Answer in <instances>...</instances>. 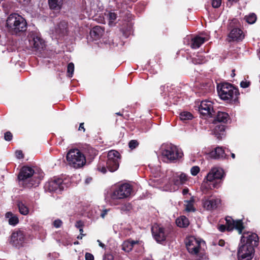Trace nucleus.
<instances>
[{"mask_svg": "<svg viewBox=\"0 0 260 260\" xmlns=\"http://www.w3.org/2000/svg\"><path fill=\"white\" fill-rule=\"evenodd\" d=\"M258 242V236L253 233H244L238 251L239 260H250L254 254V247Z\"/></svg>", "mask_w": 260, "mask_h": 260, "instance_id": "1", "label": "nucleus"}, {"mask_svg": "<svg viewBox=\"0 0 260 260\" xmlns=\"http://www.w3.org/2000/svg\"><path fill=\"white\" fill-rule=\"evenodd\" d=\"M19 184L24 187L30 188L39 185L41 176L29 167H23L18 175Z\"/></svg>", "mask_w": 260, "mask_h": 260, "instance_id": "2", "label": "nucleus"}, {"mask_svg": "<svg viewBox=\"0 0 260 260\" xmlns=\"http://www.w3.org/2000/svg\"><path fill=\"white\" fill-rule=\"evenodd\" d=\"M159 153L163 161L167 162H175L183 155L182 150L172 144H162L159 150Z\"/></svg>", "mask_w": 260, "mask_h": 260, "instance_id": "3", "label": "nucleus"}, {"mask_svg": "<svg viewBox=\"0 0 260 260\" xmlns=\"http://www.w3.org/2000/svg\"><path fill=\"white\" fill-rule=\"evenodd\" d=\"M7 26L9 31L13 35L26 30L27 23L21 16L16 13L11 14L7 20Z\"/></svg>", "mask_w": 260, "mask_h": 260, "instance_id": "4", "label": "nucleus"}, {"mask_svg": "<svg viewBox=\"0 0 260 260\" xmlns=\"http://www.w3.org/2000/svg\"><path fill=\"white\" fill-rule=\"evenodd\" d=\"M223 170L219 168H214L211 170L206 176V181L202 185V188L210 189L217 188L220 185L221 181L223 177Z\"/></svg>", "mask_w": 260, "mask_h": 260, "instance_id": "5", "label": "nucleus"}, {"mask_svg": "<svg viewBox=\"0 0 260 260\" xmlns=\"http://www.w3.org/2000/svg\"><path fill=\"white\" fill-rule=\"evenodd\" d=\"M133 192L132 186L127 183L119 185L113 191L106 197V200L111 205L116 204L115 201L129 197Z\"/></svg>", "mask_w": 260, "mask_h": 260, "instance_id": "6", "label": "nucleus"}, {"mask_svg": "<svg viewBox=\"0 0 260 260\" xmlns=\"http://www.w3.org/2000/svg\"><path fill=\"white\" fill-rule=\"evenodd\" d=\"M66 158L68 164L76 169L83 167L86 162L84 154L77 149L70 150L67 153Z\"/></svg>", "mask_w": 260, "mask_h": 260, "instance_id": "7", "label": "nucleus"}, {"mask_svg": "<svg viewBox=\"0 0 260 260\" xmlns=\"http://www.w3.org/2000/svg\"><path fill=\"white\" fill-rule=\"evenodd\" d=\"M217 91L220 98L223 100H232L236 98L238 94V90L227 83L218 85Z\"/></svg>", "mask_w": 260, "mask_h": 260, "instance_id": "8", "label": "nucleus"}, {"mask_svg": "<svg viewBox=\"0 0 260 260\" xmlns=\"http://www.w3.org/2000/svg\"><path fill=\"white\" fill-rule=\"evenodd\" d=\"M186 247L189 253L192 255H198L200 253L201 246L204 241L194 236H189L185 240Z\"/></svg>", "mask_w": 260, "mask_h": 260, "instance_id": "9", "label": "nucleus"}, {"mask_svg": "<svg viewBox=\"0 0 260 260\" xmlns=\"http://www.w3.org/2000/svg\"><path fill=\"white\" fill-rule=\"evenodd\" d=\"M50 35L52 39L59 40L63 39L68 35V23L61 21L50 29Z\"/></svg>", "mask_w": 260, "mask_h": 260, "instance_id": "10", "label": "nucleus"}, {"mask_svg": "<svg viewBox=\"0 0 260 260\" xmlns=\"http://www.w3.org/2000/svg\"><path fill=\"white\" fill-rule=\"evenodd\" d=\"M120 159L121 155L117 151L111 150L108 152L107 168L109 171L113 172L118 169Z\"/></svg>", "mask_w": 260, "mask_h": 260, "instance_id": "11", "label": "nucleus"}, {"mask_svg": "<svg viewBox=\"0 0 260 260\" xmlns=\"http://www.w3.org/2000/svg\"><path fill=\"white\" fill-rule=\"evenodd\" d=\"M151 232L154 239L158 243H162L166 240L169 234L167 230L160 225L154 224L151 228Z\"/></svg>", "mask_w": 260, "mask_h": 260, "instance_id": "12", "label": "nucleus"}, {"mask_svg": "<svg viewBox=\"0 0 260 260\" xmlns=\"http://www.w3.org/2000/svg\"><path fill=\"white\" fill-rule=\"evenodd\" d=\"M45 188L49 191L60 192L64 189V184L61 178H55L49 181L45 185Z\"/></svg>", "mask_w": 260, "mask_h": 260, "instance_id": "13", "label": "nucleus"}, {"mask_svg": "<svg viewBox=\"0 0 260 260\" xmlns=\"http://www.w3.org/2000/svg\"><path fill=\"white\" fill-rule=\"evenodd\" d=\"M25 241V233L21 230H17L12 233L10 242L13 246L20 247L22 246Z\"/></svg>", "mask_w": 260, "mask_h": 260, "instance_id": "14", "label": "nucleus"}, {"mask_svg": "<svg viewBox=\"0 0 260 260\" xmlns=\"http://www.w3.org/2000/svg\"><path fill=\"white\" fill-rule=\"evenodd\" d=\"M29 45L36 50L41 51L45 47L44 41L38 34H31L29 38Z\"/></svg>", "mask_w": 260, "mask_h": 260, "instance_id": "15", "label": "nucleus"}, {"mask_svg": "<svg viewBox=\"0 0 260 260\" xmlns=\"http://www.w3.org/2000/svg\"><path fill=\"white\" fill-rule=\"evenodd\" d=\"M220 203V199L214 197L204 198L202 200L203 206L207 210L211 211L216 209Z\"/></svg>", "mask_w": 260, "mask_h": 260, "instance_id": "16", "label": "nucleus"}, {"mask_svg": "<svg viewBox=\"0 0 260 260\" xmlns=\"http://www.w3.org/2000/svg\"><path fill=\"white\" fill-rule=\"evenodd\" d=\"M199 111L203 116H212L214 113L212 102L208 100L202 101L199 106Z\"/></svg>", "mask_w": 260, "mask_h": 260, "instance_id": "17", "label": "nucleus"}, {"mask_svg": "<svg viewBox=\"0 0 260 260\" xmlns=\"http://www.w3.org/2000/svg\"><path fill=\"white\" fill-rule=\"evenodd\" d=\"M225 220L227 224L226 229L228 231H230L235 229L238 230L240 234L242 233L244 226L241 220H234L231 217H226Z\"/></svg>", "mask_w": 260, "mask_h": 260, "instance_id": "18", "label": "nucleus"}, {"mask_svg": "<svg viewBox=\"0 0 260 260\" xmlns=\"http://www.w3.org/2000/svg\"><path fill=\"white\" fill-rule=\"evenodd\" d=\"M188 180V176L183 172L174 173L173 174L171 181L176 186L185 184Z\"/></svg>", "mask_w": 260, "mask_h": 260, "instance_id": "19", "label": "nucleus"}, {"mask_svg": "<svg viewBox=\"0 0 260 260\" xmlns=\"http://www.w3.org/2000/svg\"><path fill=\"white\" fill-rule=\"evenodd\" d=\"M209 157L214 159L225 158L226 154L221 147H217L209 153Z\"/></svg>", "mask_w": 260, "mask_h": 260, "instance_id": "20", "label": "nucleus"}, {"mask_svg": "<svg viewBox=\"0 0 260 260\" xmlns=\"http://www.w3.org/2000/svg\"><path fill=\"white\" fill-rule=\"evenodd\" d=\"M229 37L233 41H239L244 38V35L241 29L234 28L231 31Z\"/></svg>", "mask_w": 260, "mask_h": 260, "instance_id": "21", "label": "nucleus"}, {"mask_svg": "<svg viewBox=\"0 0 260 260\" xmlns=\"http://www.w3.org/2000/svg\"><path fill=\"white\" fill-rule=\"evenodd\" d=\"M208 40V38L207 37L196 36L193 38H192L190 46L193 49L198 48L202 44Z\"/></svg>", "mask_w": 260, "mask_h": 260, "instance_id": "22", "label": "nucleus"}, {"mask_svg": "<svg viewBox=\"0 0 260 260\" xmlns=\"http://www.w3.org/2000/svg\"><path fill=\"white\" fill-rule=\"evenodd\" d=\"M104 29L100 26L93 27L90 31V36L93 40L100 39L103 35Z\"/></svg>", "mask_w": 260, "mask_h": 260, "instance_id": "23", "label": "nucleus"}, {"mask_svg": "<svg viewBox=\"0 0 260 260\" xmlns=\"http://www.w3.org/2000/svg\"><path fill=\"white\" fill-rule=\"evenodd\" d=\"M5 217L8 219L10 225L15 226L19 222L18 216L11 212H7L5 214Z\"/></svg>", "mask_w": 260, "mask_h": 260, "instance_id": "24", "label": "nucleus"}, {"mask_svg": "<svg viewBox=\"0 0 260 260\" xmlns=\"http://www.w3.org/2000/svg\"><path fill=\"white\" fill-rule=\"evenodd\" d=\"M138 243V241L128 240L124 241L122 245V249L126 252H128L132 250L134 246Z\"/></svg>", "mask_w": 260, "mask_h": 260, "instance_id": "25", "label": "nucleus"}, {"mask_svg": "<svg viewBox=\"0 0 260 260\" xmlns=\"http://www.w3.org/2000/svg\"><path fill=\"white\" fill-rule=\"evenodd\" d=\"M229 120V114L223 112H218L215 119L216 121L223 123H226Z\"/></svg>", "mask_w": 260, "mask_h": 260, "instance_id": "26", "label": "nucleus"}, {"mask_svg": "<svg viewBox=\"0 0 260 260\" xmlns=\"http://www.w3.org/2000/svg\"><path fill=\"white\" fill-rule=\"evenodd\" d=\"M176 223L178 226L185 228L189 225V220L185 216H181L176 219Z\"/></svg>", "mask_w": 260, "mask_h": 260, "instance_id": "27", "label": "nucleus"}, {"mask_svg": "<svg viewBox=\"0 0 260 260\" xmlns=\"http://www.w3.org/2000/svg\"><path fill=\"white\" fill-rule=\"evenodd\" d=\"M50 8L51 9L59 10L62 4V0H48Z\"/></svg>", "mask_w": 260, "mask_h": 260, "instance_id": "28", "label": "nucleus"}, {"mask_svg": "<svg viewBox=\"0 0 260 260\" xmlns=\"http://www.w3.org/2000/svg\"><path fill=\"white\" fill-rule=\"evenodd\" d=\"M106 18L108 21V24L110 26H113L115 24V21L117 18V14L114 12H109L107 14H105Z\"/></svg>", "mask_w": 260, "mask_h": 260, "instance_id": "29", "label": "nucleus"}, {"mask_svg": "<svg viewBox=\"0 0 260 260\" xmlns=\"http://www.w3.org/2000/svg\"><path fill=\"white\" fill-rule=\"evenodd\" d=\"M225 130V125L223 124L217 125L213 131L214 135H215L217 138H219L221 135L223 134V132Z\"/></svg>", "mask_w": 260, "mask_h": 260, "instance_id": "30", "label": "nucleus"}, {"mask_svg": "<svg viewBox=\"0 0 260 260\" xmlns=\"http://www.w3.org/2000/svg\"><path fill=\"white\" fill-rule=\"evenodd\" d=\"M20 214L23 215H26L29 213L28 208L22 202H19L17 204Z\"/></svg>", "mask_w": 260, "mask_h": 260, "instance_id": "31", "label": "nucleus"}, {"mask_svg": "<svg viewBox=\"0 0 260 260\" xmlns=\"http://www.w3.org/2000/svg\"><path fill=\"white\" fill-rule=\"evenodd\" d=\"M193 118L192 114L187 111L181 112L180 113V118L182 121L190 120Z\"/></svg>", "mask_w": 260, "mask_h": 260, "instance_id": "32", "label": "nucleus"}, {"mask_svg": "<svg viewBox=\"0 0 260 260\" xmlns=\"http://www.w3.org/2000/svg\"><path fill=\"white\" fill-rule=\"evenodd\" d=\"M154 179H151L149 182V184L152 186L155 187H158L159 185H161L162 183V180L161 179H157L156 177L154 176Z\"/></svg>", "mask_w": 260, "mask_h": 260, "instance_id": "33", "label": "nucleus"}, {"mask_svg": "<svg viewBox=\"0 0 260 260\" xmlns=\"http://www.w3.org/2000/svg\"><path fill=\"white\" fill-rule=\"evenodd\" d=\"M246 21L249 24H253L256 20V16L254 13H251L244 18Z\"/></svg>", "mask_w": 260, "mask_h": 260, "instance_id": "34", "label": "nucleus"}, {"mask_svg": "<svg viewBox=\"0 0 260 260\" xmlns=\"http://www.w3.org/2000/svg\"><path fill=\"white\" fill-rule=\"evenodd\" d=\"M185 210L188 212L194 211L195 209L193 207L192 201L190 200L186 201V204L185 205Z\"/></svg>", "mask_w": 260, "mask_h": 260, "instance_id": "35", "label": "nucleus"}, {"mask_svg": "<svg viewBox=\"0 0 260 260\" xmlns=\"http://www.w3.org/2000/svg\"><path fill=\"white\" fill-rule=\"evenodd\" d=\"M74 72V64L72 62L69 63L67 68V72L69 77L73 76Z\"/></svg>", "mask_w": 260, "mask_h": 260, "instance_id": "36", "label": "nucleus"}, {"mask_svg": "<svg viewBox=\"0 0 260 260\" xmlns=\"http://www.w3.org/2000/svg\"><path fill=\"white\" fill-rule=\"evenodd\" d=\"M200 169L198 166H195L190 169V173L192 176H196L200 172Z\"/></svg>", "mask_w": 260, "mask_h": 260, "instance_id": "37", "label": "nucleus"}, {"mask_svg": "<svg viewBox=\"0 0 260 260\" xmlns=\"http://www.w3.org/2000/svg\"><path fill=\"white\" fill-rule=\"evenodd\" d=\"M138 144L137 141L133 140L129 141L128 146L131 149H134L138 146Z\"/></svg>", "mask_w": 260, "mask_h": 260, "instance_id": "38", "label": "nucleus"}, {"mask_svg": "<svg viewBox=\"0 0 260 260\" xmlns=\"http://www.w3.org/2000/svg\"><path fill=\"white\" fill-rule=\"evenodd\" d=\"M221 0H212V5L213 8H217L220 7Z\"/></svg>", "mask_w": 260, "mask_h": 260, "instance_id": "39", "label": "nucleus"}, {"mask_svg": "<svg viewBox=\"0 0 260 260\" xmlns=\"http://www.w3.org/2000/svg\"><path fill=\"white\" fill-rule=\"evenodd\" d=\"M62 224V222L60 219H56L53 222V225L56 228H60Z\"/></svg>", "mask_w": 260, "mask_h": 260, "instance_id": "40", "label": "nucleus"}, {"mask_svg": "<svg viewBox=\"0 0 260 260\" xmlns=\"http://www.w3.org/2000/svg\"><path fill=\"white\" fill-rule=\"evenodd\" d=\"M12 134L10 132H7L5 134L4 138L6 141H11L12 139Z\"/></svg>", "mask_w": 260, "mask_h": 260, "instance_id": "41", "label": "nucleus"}, {"mask_svg": "<svg viewBox=\"0 0 260 260\" xmlns=\"http://www.w3.org/2000/svg\"><path fill=\"white\" fill-rule=\"evenodd\" d=\"M250 85V82L247 80H243L240 83V86L242 88H247Z\"/></svg>", "mask_w": 260, "mask_h": 260, "instance_id": "42", "label": "nucleus"}, {"mask_svg": "<svg viewBox=\"0 0 260 260\" xmlns=\"http://www.w3.org/2000/svg\"><path fill=\"white\" fill-rule=\"evenodd\" d=\"M85 260H94L93 255L90 253L86 252L85 255Z\"/></svg>", "mask_w": 260, "mask_h": 260, "instance_id": "43", "label": "nucleus"}, {"mask_svg": "<svg viewBox=\"0 0 260 260\" xmlns=\"http://www.w3.org/2000/svg\"><path fill=\"white\" fill-rule=\"evenodd\" d=\"M15 155L17 158L21 159L23 158V154L22 153V151L21 150H17L15 152Z\"/></svg>", "mask_w": 260, "mask_h": 260, "instance_id": "44", "label": "nucleus"}, {"mask_svg": "<svg viewBox=\"0 0 260 260\" xmlns=\"http://www.w3.org/2000/svg\"><path fill=\"white\" fill-rule=\"evenodd\" d=\"M83 226V223L82 221L79 220L76 222L75 226L77 228L79 229L82 228Z\"/></svg>", "mask_w": 260, "mask_h": 260, "instance_id": "45", "label": "nucleus"}, {"mask_svg": "<svg viewBox=\"0 0 260 260\" xmlns=\"http://www.w3.org/2000/svg\"><path fill=\"white\" fill-rule=\"evenodd\" d=\"M103 260H113V257L112 255L108 254L104 256Z\"/></svg>", "mask_w": 260, "mask_h": 260, "instance_id": "46", "label": "nucleus"}, {"mask_svg": "<svg viewBox=\"0 0 260 260\" xmlns=\"http://www.w3.org/2000/svg\"><path fill=\"white\" fill-rule=\"evenodd\" d=\"M98 169L103 173H105L107 172L106 168L105 167H101L100 166H99Z\"/></svg>", "mask_w": 260, "mask_h": 260, "instance_id": "47", "label": "nucleus"}, {"mask_svg": "<svg viewBox=\"0 0 260 260\" xmlns=\"http://www.w3.org/2000/svg\"><path fill=\"white\" fill-rule=\"evenodd\" d=\"M196 260H208V258L206 255L202 254V255L200 256Z\"/></svg>", "mask_w": 260, "mask_h": 260, "instance_id": "48", "label": "nucleus"}, {"mask_svg": "<svg viewBox=\"0 0 260 260\" xmlns=\"http://www.w3.org/2000/svg\"><path fill=\"white\" fill-rule=\"evenodd\" d=\"M19 3L20 4H22L23 5H27L29 2H30V0H18Z\"/></svg>", "mask_w": 260, "mask_h": 260, "instance_id": "49", "label": "nucleus"}, {"mask_svg": "<svg viewBox=\"0 0 260 260\" xmlns=\"http://www.w3.org/2000/svg\"><path fill=\"white\" fill-rule=\"evenodd\" d=\"M225 229H226V227L224 225H223V224H221V225H219L218 227V229L220 231V232H224L225 230Z\"/></svg>", "mask_w": 260, "mask_h": 260, "instance_id": "50", "label": "nucleus"}, {"mask_svg": "<svg viewBox=\"0 0 260 260\" xmlns=\"http://www.w3.org/2000/svg\"><path fill=\"white\" fill-rule=\"evenodd\" d=\"M109 211V209H105V210H104L102 213H101V216L102 217V218H104L106 216V215L107 214L108 212Z\"/></svg>", "mask_w": 260, "mask_h": 260, "instance_id": "51", "label": "nucleus"}, {"mask_svg": "<svg viewBox=\"0 0 260 260\" xmlns=\"http://www.w3.org/2000/svg\"><path fill=\"white\" fill-rule=\"evenodd\" d=\"M189 190L188 188H184L182 190V193L183 195H186L188 193Z\"/></svg>", "mask_w": 260, "mask_h": 260, "instance_id": "52", "label": "nucleus"}, {"mask_svg": "<svg viewBox=\"0 0 260 260\" xmlns=\"http://www.w3.org/2000/svg\"><path fill=\"white\" fill-rule=\"evenodd\" d=\"M83 124H84L83 123H80L79 127V131L83 129L84 132L85 131V128L84 127Z\"/></svg>", "mask_w": 260, "mask_h": 260, "instance_id": "53", "label": "nucleus"}, {"mask_svg": "<svg viewBox=\"0 0 260 260\" xmlns=\"http://www.w3.org/2000/svg\"><path fill=\"white\" fill-rule=\"evenodd\" d=\"M192 62H193L194 64H198V63H199V64H200V63H202V62L201 61H198L196 58H193V59H192Z\"/></svg>", "mask_w": 260, "mask_h": 260, "instance_id": "54", "label": "nucleus"}, {"mask_svg": "<svg viewBox=\"0 0 260 260\" xmlns=\"http://www.w3.org/2000/svg\"><path fill=\"white\" fill-rule=\"evenodd\" d=\"M224 243H225V242H224V240H220L219 241V245H220L221 246H224Z\"/></svg>", "mask_w": 260, "mask_h": 260, "instance_id": "55", "label": "nucleus"}, {"mask_svg": "<svg viewBox=\"0 0 260 260\" xmlns=\"http://www.w3.org/2000/svg\"><path fill=\"white\" fill-rule=\"evenodd\" d=\"M98 242H99L100 247L102 248L105 247V245L103 243H102L99 240H98Z\"/></svg>", "mask_w": 260, "mask_h": 260, "instance_id": "56", "label": "nucleus"}, {"mask_svg": "<svg viewBox=\"0 0 260 260\" xmlns=\"http://www.w3.org/2000/svg\"><path fill=\"white\" fill-rule=\"evenodd\" d=\"M79 231L80 232V234L82 235V236H83L84 235L82 234V233L83 232V230L82 228H81V229H79Z\"/></svg>", "mask_w": 260, "mask_h": 260, "instance_id": "57", "label": "nucleus"}, {"mask_svg": "<svg viewBox=\"0 0 260 260\" xmlns=\"http://www.w3.org/2000/svg\"><path fill=\"white\" fill-rule=\"evenodd\" d=\"M231 156H232L233 158H235V154L234 153H232L231 154Z\"/></svg>", "mask_w": 260, "mask_h": 260, "instance_id": "58", "label": "nucleus"}, {"mask_svg": "<svg viewBox=\"0 0 260 260\" xmlns=\"http://www.w3.org/2000/svg\"><path fill=\"white\" fill-rule=\"evenodd\" d=\"M90 180H91V179H90V178H89V179H87L86 180V183H88V182H89L90 181Z\"/></svg>", "mask_w": 260, "mask_h": 260, "instance_id": "59", "label": "nucleus"}, {"mask_svg": "<svg viewBox=\"0 0 260 260\" xmlns=\"http://www.w3.org/2000/svg\"><path fill=\"white\" fill-rule=\"evenodd\" d=\"M82 235L81 236H79L77 237L78 239H82Z\"/></svg>", "mask_w": 260, "mask_h": 260, "instance_id": "60", "label": "nucleus"}, {"mask_svg": "<svg viewBox=\"0 0 260 260\" xmlns=\"http://www.w3.org/2000/svg\"><path fill=\"white\" fill-rule=\"evenodd\" d=\"M258 57L260 59V50L259 51V52H258Z\"/></svg>", "mask_w": 260, "mask_h": 260, "instance_id": "61", "label": "nucleus"}, {"mask_svg": "<svg viewBox=\"0 0 260 260\" xmlns=\"http://www.w3.org/2000/svg\"><path fill=\"white\" fill-rule=\"evenodd\" d=\"M116 114H117L118 115H121V114L120 113H117Z\"/></svg>", "mask_w": 260, "mask_h": 260, "instance_id": "62", "label": "nucleus"}]
</instances>
